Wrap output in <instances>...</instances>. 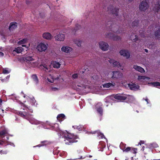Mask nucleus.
Segmentation results:
<instances>
[{"label":"nucleus","mask_w":160,"mask_h":160,"mask_svg":"<svg viewBox=\"0 0 160 160\" xmlns=\"http://www.w3.org/2000/svg\"><path fill=\"white\" fill-rule=\"evenodd\" d=\"M108 61L110 63L112 64L114 66H118L119 65V63L118 62L115 61L113 59L109 58Z\"/></svg>","instance_id":"4be33fe9"},{"label":"nucleus","mask_w":160,"mask_h":160,"mask_svg":"<svg viewBox=\"0 0 160 160\" xmlns=\"http://www.w3.org/2000/svg\"><path fill=\"white\" fill-rule=\"evenodd\" d=\"M133 68L136 70L141 73L144 72H145L144 69L141 67L138 66L134 65L133 66Z\"/></svg>","instance_id":"412c9836"},{"label":"nucleus","mask_w":160,"mask_h":160,"mask_svg":"<svg viewBox=\"0 0 160 160\" xmlns=\"http://www.w3.org/2000/svg\"><path fill=\"white\" fill-rule=\"evenodd\" d=\"M98 147L101 148H104L106 147V143L104 141H101L99 142Z\"/></svg>","instance_id":"cd10ccee"},{"label":"nucleus","mask_w":160,"mask_h":160,"mask_svg":"<svg viewBox=\"0 0 160 160\" xmlns=\"http://www.w3.org/2000/svg\"><path fill=\"white\" fill-rule=\"evenodd\" d=\"M148 84L150 86H152L156 88L158 87V86H160V82H149L148 83Z\"/></svg>","instance_id":"5701e85b"},{"label":"nucleus","mask_w":160,"mask_h":160,"mask_svg":"<svg viewBox=\"0 0 160 160\" xmlns=\"http://www.w3.org/2000/svg\"><path fill=\"white\" fill-rule=\"evenodd\" d=\"M126 144L122 142L120 145V148L122 150H123V151L124 149L126 148Z\"/></svg>","instance_id":"c9c22d12"},{"label":"nucleus","mask_w":160,"mask_h":160,"mask_svg":"<svg viewBox=\"0 0 160 160\" xmlns=\"http://www.w3.org/2000/svg\"><path fill=\"white\" fill-rule=\"evenodd\" d=\"M80 27L81 26L79 25L78 24H76V28L75 29V32H76L77 31L79 30L80 29Z\"/></svg>","instance_id":"a18cd8bd"},{"label":"nucleus","mask_w":160,"mask_h":160,"mask_svg":"<svg viewBox=\"0 0 160 160\" xmlns=\"http://www.w3.org/2000/svg\"><path fill=\"white\" fill-rule=\"evenodd\" d=\"M110 22L109 23L107 24V25H108V26H107V27H108L109 28V29H111V31L115 32H116L117 33H121V32L120 30H118V31H116L115 30H114L113 28H112V27L113 25H112V23H111V22Z\"/></svg>","instance_id":"6ab92c4d"},{"label":"nucleus","mask_w":160,"mask_h":160,"mask_svg":"<svg viewBox=\"0 0 160 160\" xmlns=\"http://www.w3.org/2000/svg\"><path fill=\"white\" fill-rule=\"evenodd\" d=\"M23 60L29 67H35L37 65L36 61L31 56H24L22 58Z\"/></svg>","instance_id":"f257e3e1"},{"label":"nucleus","mask_w":160,"mask_h":160,"mask_svg":"<svg viewBox=\"0 0 160 160\" xmlns=\"http://www.w3.org/2000/svg\"><path fill=\"white\" fill-rule=\"evenodd\" d=\"M70 49H71V51L72 50V49L71 48H70Z\"/></svg>","instance_id":"69168bd1"},{"label":"nucleus","mask_w":160,"mask_h":160,"mask_svg":"<svg viewBox=\"0 0 160 160\" xmlns=\"http://www.w3.org/2000/svg\"><path fill=\"white\" fill-rule=\"evenodd\" d=\"M96 132L97 133L98 136V137H99V138H101L102 139L104 138V139L105 140V141H106V142L108 141L107 139L104 136V135H103V133L100 132L99 131H95V132H88V131H86V133H87V134H93L95 133Z\"/></svg>","instance_id":"0eeeda50"},{"label":"nucleus","mask_w":160,"mask_h":160,"mask_svg":"<svg viewBox=\"0 0 160 160\" xmlns=\"http://www.w3.org/2000/svg\"><path fill=\"white\" fill-rule=\"evenodd\" d=\"M113 96L114 101L116 99L121 101L126 100L127 98V95L118 94L115 95H114Z\"/></svg>","instance_id":"39448f33"},{"label":"nucleus","mask_w":160,"mask_h":160,"mask_svg":"<svg viewBox=\"0 0 160 160\" xmlns=\"http://www.w3.org/2000/svg\"><path fill=\"white\" fill-rule=\"evenodd\" d=\"M108 105H106V107H108Z\"/></svg>","instance_id":"338daca9"},{"label":"nucleus","mask_w":160,"mask_h":160,"mask_svg":"<svg viewBox=\"0 0 160 160\" xmlns=\"http://www.w3.org/2000/svg\"><path fill=\"white\" fill-rule=\"evenodd\" d=\"M61 64L58 62L55 61H52L51 62L49 67L51 68L52 66L54 68H60Z\"/></svg>","instance_id":"2eb2a0df"},{"label":"nucleus","mask_w":160,"mask_h":160,"mask_svg":"<svg viewBox=\"0 0 160 160\" xmlns=\"http://www.w3.org/2000/svg\"><path fill=\"white\" fill-rule=\"evenodd\" d=\"M72 128L74 129H76L78 131H81L82 130L83 127L82 125H79V126L74 125L72 126Z\"/></svg>","instance_id":"bb28decb"},{"label":"nucleus","mask_w":160,"mask_h":160,"mask_svg":"<svg viewBox=\"0 0 160 160\" xmlns=\"http://www.w3.org/2000/svg\"><path fill=\"white\" fill-rule=\"evenodd\" d=\"M4 55V54L2 52H0V57H2Z\"/></svg>","instance_id":"6e6d98bb"},{"label":"nucleus","mask_w":160,"mask_h":160,"mask_svg":"<svg viewBox=\"0 0 160 160\" xmlns=\"http://www.w3.org/2000/svg\"><path fill=\"white\" fill-rule=\"evenodd\" d=\"M2 144V143L1 142H0V144Z\"/></svg>","instance_id":"0e129e2a"},{"label":"nucleus","mask_w":160,"mask_h":160,"mask_svg":"<svg viewBox=\"0 0 160 160\" xmlns=\"http://www.w3.org/2000/svg\"><path fill=\"white\" fill-rule=\"evenodd\" d=\"M82 152V150L79 149L77 150V152L78 153H80Z\"/></svg>","instance_id":"5fc2aeb1"},{"label":"nucleus","mask_w":160,"mask_h":160,"mask_svg":"<svg viewBox=\"0 0 160 160\" xmlns=\"http://www.w3.org/2000/svg\"><path fill=\"white\" fill-rule=\"evenodd\" d=\"M119 52L121 56L125 57L127 58H128L130 57V53L128 51L122 50H121Z\"/></svg>","instance_id":"9b49d317"},{"label":"nucleus","mask_w":160,"mask_h":160,"mask_svg":"<svg viewBox=\"0 0 160 160\" xmlns=\"http://www.w3.org/2000/svg\"><path fill=\"white\" fill-rule=\"evenodd\" d=\"M17 27V23L15 22H12L10 23L9 27V29L10 31H12L16 28Z\"/></svg>","instance_id":"dca6fc26"},{"label":"nucleus","mask_w":160,"mask_h":160,"mask_svg":"<svg viewBox=\"0 0 160 160\" xmlns=\"http://www.w3.org/2000/svg\"><path fill=\"white\" fill-rule=\"evenodd\" d=\"M74 43L77 45V46L79 47L81 46V42L79 39H76L74 41Z\"/></svg>","instance_id":"f704fd0d"},{"label":"nucleus","mask_w":160,"mask_h":160,"mask_svg":"<svg viewBox=\"0 0 160 160\" xmlns=\"http://www.w3.org/2000/svg\"><path fill=\"white\" fill-rule=\"evenodd\" d=\"M55 40L58 41H63L65 38V35L64 34L59 33L55 37Z\"/></svg>","instance_id":"f8f14e48"},{"label":"nucleus","mask_w":160,"mask_h":160,"mask_svg":"<svg viewBox=\"0 0 160 160\" xmlns=\"http://www.w3.org/2000/svg\"><path fill=\"white\" fill-rule=\"evenodd\" d=\"M70 50V47L68 46H63L61 48L62 51L66 53H69Z\"/></svg>","instance_id":"393cba45"},{"label":"nucleus","mask_w":160,"mask_h":160,"mask_svg":"<svg viewBox=\"0 0 160 160\" xmlns=\"http://www.w3.org/2000/svg\"><path fill=\"white\" fill-rule=\"evenodd\" d=\"M22 47H24V46H25L24 45H22Z\"/></svg>","instance_id":"e2e57ef3"},{"label":"nucleus","mask_w":160,"mask_h":160,"mask_svg":"<svg viewBox=\"0 0 160 160\" xmlns=\"http://www.w3.org/2000/svg\"><path fill=\"white\" fill-rule=\"evenodd\" d=\"M78 77V75L77 74H73L72 75V77L73 78L75 79Z\"/></svg>","instance_id":"de8ad7c7"},{"label":"nucleus","mask_w":160,"mask_h":160,"mask_svg":"<svg viewBox=\"0 0 160 160\" xmlns=\"http://www.w3.org/2000/svg\"><path fill=\"white\" fill-rule=\"evenodd\" d=\"M143 100H144L147 102V104H148L149 103V101H148L149 100H148V99L147 98H143Z\"/></svg>","instance_id":"09e8293b"},{"label":"nucleus","mask_w":160,"mask_h":160,"mask_svg":"<svg viewBox=\"0 0 160 160\" xmlns=\"http://www.w3.org/2000/svg\"><path fill=\"white\" fill-rule=\"evenodd\" d=\"M58 90H59V88H54V87L52 88H51V90L53 91H58Z\"/></svg>","instance_id":"49530a36"},{"label":"nucleus","mask_w":160,"mask_h":160,"mask_svg":"<svg viewBox=\"0 0 160 160\" xmlns=\"http://www.w3.org/2000/svg\"><path fill=\"white\" fill-rule=\"evenodd\" d=\"M48 48V44L40 43L37 46V49L39 52H44Z\"/></svg>","instance_id":"7ed1b4c3"},{"label":"nucleus","mask_w":160,"mask_h":160,"mask_svg":"<svg viewBox=\"0 0 160 160\" xmlns=\"http://www.w3.org/2000/svg\"><path fill=\"white\" fill-rule=\"evenodd\" d=\"M60 77V75H59L57 77H52V76H50V78H48V81L50 82H54V80H58Z\"/></svg>","instance_id":"b1692460"},{"label":"nucleus","mask_w":160,"mask_h":160,"mask_svg":"<svg viewBox=\"0 0 160 160\" xmlns=\"http://www.w3.org/2000/svg\"><path fill=\"white\" fill-rule=\"evenodd\" d=\"M32 78L36 83H38V80L36 75L33 74L32 75Z\"/></svg>","instance_id":"2f4dec72"},{"label":"nucleus","mask_w":160,"mask_h":160,"mask_svg":"<svg viewBox=\"0 0 160 160\" xmlns=\"http://www.w3.org/2000/svg\"><path fill=\"white\" fill-rule=\"evenodd\" d=\"M2 112H3L4 110H3V109H2Z\"/></svg>","instance_id":"774afa93"},{"label":"nucleus","mask_w":160,"mask_h":160,"mask_svg":"<svg viewBox=\"0 0 160 160\" xmlns=\"http://www.w3.org/2000/svg\"><path fill=\"white\" fill-rule=\"evenodd\" d=\"M134 35H135V38H134V39H133V40L134 41H136L137 39H138V38H137V35H135V34H133Z\"/></svg>","instance_id":"864d4df0"},{"label":"nucleus","mask_w":160,"mask_h":160,"mask_svg":"<svg viewBox=\"0 0 160 160\" xmlns=\"http://www.w3.org/2000/svg\"><path fill=\"white\" fill-rule=\"evenodd\" d=\"M65 115L62 114H60L58 115L57 116V119L60 122L62 121V119L65 118Z\"/></svg>","instance_id":"7c9ffc66"},{"label":"nucleus","mask_w":160,"mask_h":160,"mask_svg":"<svg viewBox=\"0 0 160 160\" xmlns=\"http://www.w3.org/2000/svg\"><path fill=\"white\" fill-rule=\"evenodd\" d=\"M89 158H91V157H92V156H91V155H90L89 156Z\"/></svg>","instance_id":"052dcab7"},{"label":"nucleus","mask_w":160,"mask_h":160,"mask_svg":"<svg viewBox=\"0 0 160 160\" xmlns=\"http://www.w3.org/2000/svg\"><path fill=\"white\" fill-rule=\"evenodd\" d=\"M104 101L106 103L111 102L112 101H114L113 96H111L107 97L105 99Z\"/></svg>","instance_id":"aec40b11"},{"label":"nucleus","mask_w":160,"mask_h":160,"mask_svg":"<svg viewBox=\"0 0 160 160\" xmlns=\"http://www.w3.org/2000/svg\"><path fill=\"white\" fill-rule=\"evenodd\" d=\"M6 133V132L5 130H3L0 132V136L2 137Z\"/></svg>","instance_id":"79ce46f5"},{"label":"nucleus","mask_w":160,"mask_h":160,"mask_svg":"<svg viewBox=\"0 0 160 160\" xmlns=\"http://www.w3.org/2000/svg\"><path fill=\"white\" fill-rule=\"evenodd\" d=\"M130 152L132 153L135 154L137 152V149L131 148V151Z\"/></svg>","instance_id":"a19ab883"},{"label":"nucleus","mask_w":160,"mask_h":160,"mask_svg":"<svg viewBox=\"0 0 160 160\" xmlns=\"http://www.w3.org/2000/svg\"><path fill=\"white\" fill-rule=\"evenodd\" d=\"M115 85V83L112 82L106 83L102 84L103 87L104 88H113Z\"/></svg>","instance_id":"ddd939ff"},{"label":"nucleus","mask_w":160,"mask_h":160,"mask_svg":"<svg viewBox=\"0 0 160 160\" xmlns=\"http://www.w3.org/2000/svg\"><path fill=\"white\" fill-rule=\"evenodd\" d=\"M111 38H112L113 40L116 41L120 39V38L119 37L115 35H113L112 36Z\"/></svg>","instance_id":"58836bf2"},{"label":"nucleus","mask_w":160,"mask_h":160,"mask_svg":"<svg viewBox=\"0 0 160 160\" xmlns=\"http://www.w3.org/2000/svg\"><path fill=\"white\" fill-rule=\"evenodd\" d=\"M144 51L146 52H148V50L147 49H144Z\"/></svg>","instance_id":"13d9d810"},{"label":"nucleus","mask_w":160,"mask_h":160,"mask_svg":"<svg viewBox=\"0 0 160 160\" xmlns=\"http://www.w3.org/2000/svg\"><path fill=\"white\" fill-rule=\"evenodd\" d=\"M148 0L143 1L141 3L139 6V9L140 10L143 11H145L148 8Z\"/></svg>","instance_id":"20e7f679"},{"label":"nucleus","mask_w":160,"mask_h":160,"mask_svg":"<svg viewBox=\"0 0 160 160\" xmlns=\"http://www.w3.org/2000/svg\"><path fill=\"white\" fill-rule=\"evenodd\" d=\"M100 48L102 50H107L109 48L108 44L103 42H101L99 43Z\"/></svg>","instance_id":"6e6552de"},{"label":"nucleus","mask_w":160,"mask_h":160,"mask_svg":"<svg viewBox=\"0 0 160 160\" xmlns=\"http://www.w3.org/2000/svg\"><path fill=\"white\" fill-rule=\"evenodd\" d=\"M129 2H131L132 1V0H128Z\"/></svg>","instance_id":"680f3d73"},{"label":"nucleus","mask_w":160,"mask_h":160,"mask_svg":"<svg viewBox=\"0 0 160 160\" xmlns=\"http://www.w3.org/2000/svg\"><path fill=\"white\" fill-rule=\"evenodd\" d=\"M2 102V100L1 99H0V106L1 105Z\"/></svg>","instance_id":"4d7b16f0"},{"label":"nucleus","mask_w":160,"mask_h":160,"mask_svg":"<svg viewBox=\"0 0 160 160\" xmlns=\"http://www.w3.org/2000/svg\"><path fill=\"white\" fill-rule=\"evenodd\" d=\"M82 101H80L79 102V105H80L81 104H82Z\"/></svg>","instance_id":"bf43d9fd"},{"label":"nucleus","mask_w":160,"mask_h":160,"mask_svg":"<svg viewBox=\"0 0 160 160\" xmlns=\"http://www.w3.org/2000/svg\"><path fill=\"white\" fill-rule=\"evenodd\" d=\"M112 78H116L117 79L122 78L123 76L122 73L118 71H113L112 72Z\"/></svg>","instance_id":"1a4fd4ad"},{"label":"nucleus","mask_w":160,"mask_h":160,"mask_svg":"<svg viewBox=\"0 0 160 160\" xmlns=\"http://www.w3.org/2000/svg\"><path fill=\"white\" fill-rule=\"evenodd\" d=\"M132 148L130 147H128L125 148V149L123 150L124 152H128L129 151H131V150Z\"/></svg>","instance_id":"37998d69"},{"label":"nucleus","mask_w":160,"mask_h":160,"mask_svg":"<svg viewBox=\"0 0 160 160\" xmlns=\"http://www.w3.org/2000/svg\"><path fill=\"white\" fill-rule=\"evenodd\" d=\"M43 37L47 40H51L53 37L51 34L49 32H45L42 34Z\"/></svg>","instance_id":"f3484780"},{"label":"nucleus","mask_w":160,"mask_h":160,"mask_svg":"<svg viewBox=\"0 0 160 160\" xmlns=\"http://www.w3.org/2000/svg\"><path fill=\"white\" fill-rule=\"evenodd\" d=\"M108 11L110 12L113 15H115L116 16L118 15V9L117 8H113L112 6H110L107 8Z\"/></svg>","instance_id":"423d86ee"},{"label":"nucleus","mask_w":160,"mask_h":160,"mask_svg":"<svg viewBox=\"0 0 160 160\" xmlns=\"http://www.w3.org/2000/svg\"><path fill=\"white\" fill-rule=\"evenodd\" d=\"M68 136L67 137H66V136H65V137H66V139L68 141V142H66V140H65V141L66 142V144H69V143L70 142V138H69V137H68Z\"/></svg>","instance_id":"c03bdc74"},{"label":"nucleus","mask_w":160,"mask_h":160,"mask_svg":"<svg viewBox=\"0 0 160 160\" xmlns=\"http://www.w3.org/2000/svg\"><path fill=\"white\" fill-rule=\"evenodd\" d=\"M157 1H158L155 4L154 6V9L156 12H158L160 9V2L159 0H157Z\"/></svg>","instance_id":"a211bd4d"},{"label":"nucleus","mask_w":160,"mask_h":160,"mask_svg":"<svg viewBox=\"0 0 160 160\" xmlns=\"http://www.w3.org/2000/svg\"><path fill=\"white\" fill-rule=\"evenodd\" d=\"M158 147V144L156 142H153L149 144L148 147L149 148H156Z\"/></svg>","instance_id":"a878e982"},{"label":"nucleus","mask_w":160,"mask_h":160,"mask_svg":"<svg viewBox=\"0 0 160 160\" xmlns=\"http://www.w3.org/2000/svg\"><path fill=\"white\" fill-rule=\"evenodd\" d=\"M138 20H136L134 21L133 22H132V26L134 28H136L138 27Z\"/></svg>","instance_id":"473e14b6"},{"label":"nucleus","mask_w":160,"mask_h":160,"mask_svg":"<svg viewBox=\"0 0 160 160\" xmlns=\"http://www.w3.org/2000/svg\"><path fill=\"white\" fill-rule=\"evenodd\" d=\"M144 142V141H140L139 142L138 144L141 145L142 144H143Z\"/></svg>","instance_id":"8fccbe9b"},{"label":"nucleus","mask_w":160,"mask_h":160,"mask_svg":"<svg viewBox=\"0 0 160 160\" xmlns=\"http://www.w3.org/2000/svg\"><path fill=\"white\" fill-rule=\"evenodd\" d=\"M79 139L77 136L71 133V143L77 142Z\"/></svg>","instance_id":"4468645a"},{"label":"nucleus","mask_w":160,"mask_h":160,"mask_svg":"<svg viewBox=\"0 0 160 160\" xmlns=\"http://www.w3.org/2000/svg\"><path fill=\"white\" fill-rule=\"evenodd\" d=\"M10 72V70L8 69L7 68L3 69V73L4 74L8 73Z\"/></svg>","instance_id":"ea45409f"},{"label":"nucleus","mask_w":160,"mask_h":160,"mask_svg":"<svg viewBox=\"0 0 160 160\" xmlns=\"http://www.w3.org/2000/svg\"><path fill=\"white\" fill-rule=\"evenodd\" d=\"M27 39H23L19 41L18 42V44L19 45H21L22 44H23L25 42H27Z\"/></svg>","instance_id":"4c0bfd02"},{"label":"nucleus","mask_w":160,"mask_h":160,"mask_svg":"<svg viewBox=\"0 0 160 160\" xmlns=\"http://www.w3.org/2000/svg\"><path fill=\"white\" fill-rule=\"evenodd\" d=\"M145 79H147V80H148L150 79V78L147 77L145 76H138V79L139 80H141L142 79L144 80Z\"/></svg>","instance_id":"72a5a7b5"},{"label":"nucleus","mask_w":160,"mask_h":160,"mask_svg":"<svg viewBox=\"0 0 160 160\" xmlns=\"http://www.w3.org/2000/svg\"><path fill=\"white\" fill-rule=\"evenodd\" d=\"M128 87L131 90L136 91L139 89V86L135 83L131 82L130 83H128Z\"/></svg>","instance_id":"9d476101"},{"label":"nucleus","mask_w":160,"mask_h":160,"mask_svg":"<svg viewBox=\"0 0 160 160\" xmlns=\"http://www.w3.org/2000/svg\"><path fill=\"white\" fill-rule=\"evenodd\" d=\"M155 35L157 38H160V29H158L155 32Z\"/></svg>","instance_id":"e433bc0d"},{"label":"nucleus","mask_w":160,"mask_h":160,"mask_svg":"<svg viewBox=\"0 0 160 160\" xmlns=\"http://www.w3.org/2000/svg\"><path fill=\"white\" fill-rule=\"evenodd\" d=\"M102 106V103L99 102L96 105L95 107V109L96 110L98 114L100 116H102L103 114Z\"/></svg>","instance_id":"f03ea898"},{"label":"nucleus","mask_w":160,"mask_h":160,"mask_svg":"<svg viewBox=\"0 0 160 160\" xmlns=\"http://www.w3.org/2000/svg\"><path fill=\"white\" fill-rule=\"evenodd\" d=\"M23 50V48L22 47H18L15 48V49L13 50V52H15L18 53L21 52Z\"/></svg>","instance_id":"c85d7f7f"},{"label":"nucleus","mask_w":160,"mask_h":160,"mask_svg":"<svg viewBox=\"0 0 160 160\" xmlns=\"http://www.w3.org/2000/svg\"><path fill=\"white\" fill-rule=\"evenodd\" d=\"M39 68L41 69L44 70L45 72H47V70L48 69V68L47 66L45 64H44L43 65L42 64L40 66Z\"/></svg>","instance_id":"c756f323"},{"label":"nucleus","mask_w":160,"mask_h":160,"mask_svg":"<svg viewBox=\"0 0 160 160\" xmlns=\"http://www.w3.org/2000/svg\"><path fill=\"white\" fill-rule=\"evenodd\" d=\"M85 157H83V158L82 157V156H81L80 158H75V159H74V160H75V159H84V158H85Z\"/></svg>","instance_id":"603ef678"},{"label":"nucleus","mask_w":160,"mask_h":160,"mask_svg":"<svg viewBox=\"0 0 160 160\" xmlns=\"http://www.w3.org/2000/svg\"><path fill=\"white\" fill-rule=\"evenodd\" d=\"M19 113V114L21 116V117H24L25 116H26V115H24L22 113V112H20Z\"/></svg>","instance_id":"3c124183"}]
</instances>
